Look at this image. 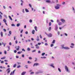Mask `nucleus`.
<instances>
[{"mask_svg": "<svg viewBox=\"0 0 75 75\" xmlns=\"http://www.w3.org/2000/svg\"><path fill=\"white\" fill-rule=\"evenodd\" d=\"M65 70L66 71H67V72H68L69 71L68 70V67L67 66H65Z\"/></svg>", "mask_w": 75, "mask_h": 75, "instance_id": "f257e3e1", "label": "nucleus"}, {"mask_svg": "<svg viewBox=\"0 0 75 75\" xmlns=\"http://www.w3.org/2000/svg\"><path fill=\"white\" fill-rule=\"evenodd\" d=\"M7 71H8L7 74H9V73L10 72V68H8L7 69Z\"/></svg>", "mask_w": 75, "mask_h": 75, "instance_id": "f03ea898", "label": "nucleus"}, {"mask_svg": "<svg viewBox=\"0 0 75 75\" xmlns=\"http://www.w3.org/2000/svg\"><path fill=\"white\" fill-rule=\"evenodd\" d=\"M47 36H48V37H51L52 36V34L51 33H49L48 35H47Z\"/></svg>", "mask_w": 75, "mask_h": 75, "instance_id": "7ed1b4c3", "label": "nucleus"}, {"mask_svg": "<svg viewBox=\"0 0 75 75\" xmlns=\"http://www.w3.org/2000/svg\"><path fill=\"white\" fill-rule=\"evenodd\" d=\"M61 21L62 23H65V20L64 19H61Z\"/></svg>", "mask_w": 75, "mask_h": 75, "instance_id": "20e7f679", "label": "nucleus"}, {"mask_svg": "<svg viewBox=\"0 0 75 75\" xmlns=\"http://www.w3.org/2000/svg\"><path fill=\"white\" fill-rule=\"evenodd\" d=\"M64 50H69V48L68 47H64Z\"/></svg>", "mask_w": 75, "mask_h": 75, "instance_id": "39448f33", "label": "nucleus"}, {"mask_svg": "<svg viewBox=\"0 0 75 75\" xmlns=\"http://www.w3.org/2000/svg\"><path fill=\"white\" fill-rule=\"evenodd\" d=\"M39 65V64L38 63H35L34 64V65H33V67H34V66H37V65Z\"/></svg>", "mask_w": 75, "mask_h": 75, "instance_id": "423d86ee", "label": "nucleus"}, {"mask_svg": "<svg viewBox=\"0 0 75 75\" xmlns=\"http://www.w3.org/2000/svg\"><path fill=\"white\" fill-rule=\"evenodd\" d=\"M26 73V72L25 71H23V72L22 74H21V75H24Z\"/></svg>", "mask_w": 75, "mask_h": 75, "instance_id": "0eeeda50", "label": "nucleus"}, {"mask_svg": "<svg viewBox=\"0 0 75 75\" xmlns=\"http://www.w3.org/2000/svg\"><path fill=\"white\" fill-rule=\"evenodd\" d=\"M16 69H15L14 70H13V72H11V73L10 75H12V74H14V72L16 71Z\"/></svg>", "mask_w": 75, "mask_h": 75, "instance_id": "6e6552de", "label": "nucleus"}, {"mask_svg": "<svg viewBox=\"0 0 75 75\" xmlns=\"http://www.w3.org/2000/svg\"><path fill=\"white\" fill-rule=\"evenodd\" d=\"M55 8L56 9H59V6H55Z\"/></svg>", "mask_w": 75, "mask_h": 75, "instance_id": "1a4fd4ad", "label": "nucleus"}, {"mask_svg": "<svg viewBox=\"0 0 75 75\" xmlns=\"http://www.w3.org/2000/svg\"><path fill=\"white\" fill-rule=\"evenodd\" d=\"M34 28H35V30L36 31H38V30H37V26H35Z\"/></svg>", "mask_w": 75, "mask_h": 75, "instance_id": "9d476101", "label": "nucleus"}, {"mask_svg": "<svg viewBox=\"0 0 75 75\" xmlns=\"http://www.w3.org/2000/svg\"><path fill=\"white\" fill-rule=\"evenodd\" d=\"M25 11L27 13H28V12H29V11L27 8L25 9Z\"/></svg>", "mask_w": 75, "mask_h": 75, "instance_id": "9b49d317", "label": "nucleus"}, {"mask_svg": "<svg viewBox=\"0 0 75 75\" xmlns=\"http://www.w3.org/2000/svg\"><path fill=\"white\" fill-rule=\"evenodd\" d=\"M1 37H3V32H1Z\"/></svg>", "mask_w": 75, "mask_h": 75, "instance_id": "f8f14e48", "label": "nucleus"}, {"mask_svg": "<svg viewBox=\"0 0 75 75\" xmlns=\"http://www.w3.org/2000/svg\"><path fill=\"white\" fill-rule=\"evenodd\" d=\"M55 40H54L52 42V44H55Z\"/></svg>", "mask_w": 75, "mask_h": 75, "instance_id": "ddd939ff", "label": "nucleus"}, {"mask_svg": "<svg viewBox=\"0 0 75 75\" xmlns=\"http://www.w3.org/2000/svg\"><path fill=\"white\" fill-rule=\"evenodd\" d=\"M8 17H9V18H10V20H11V21H12L13 20V19H12V18H11V17L10 16H8Z\"/></svg>", "mask_w": 75, "mask_h": 75, "instance_id": "4468645a", "label": "nucleus"}, {"mask_svg": "<svg viewBox=\"0 0 75 75\" xmlns=\"http://www.w3.org/2000/svg\"><path fill=\"white\" fill-rule=\"evenodd\" d=\"M46 3H51V1L50 0H47L46 1Z\"/></svg>", "mask_w": 75, "mask_h": 75, "instance_id": "2eb2a0df", "label": "nucleus"}, {"mask_svg": "<svg viewBox=\"0 0 75 75\" xmlns=\"http://www.w3.org/2000/svg\"><path fill=\"white\" fill-rule=\"evenodd\" d=\"M32 33L33 34H34V33H35V30H33L32 31Z\"/></svg>", "mask_w": 75, "mask_h": 75, "instance_id": "dca6fc26", "label": "nucleus"}, {"mask_svg": "<svg viewBox=\"0 0 75 75\" xmlns=\"http://www.w3.org/2000/svg\"><path fill=\"white\" fill-rule=\"evenodd\" d=\"M2 44L4 45V47H5V46L6 45V43H4L3 42H2Z\"/></svg>", "mask_w": 75, "mask_h": 75, "instance_id": "f3484780", "label": "nucleus"}, {"mask_svg": "<svg viewBox=\"0 0 75 75\" xmlns=\"http://www.w3.org/2000/svg\"><path fill=\"white\" fill-rule=\"evenodd\" d=\"M62 23L59 22L58 24V25H62Z\"/></svg>", "mask_w": 75, "mask_h": 75, "instance_id": "a211bd4d", "label": "nucleus"}, {"mask_svg": "<svg viewBox=\"0 0 75 75\" xmlns=\"http://www.w3.org/2000/svg\"><path fill=\"white\" fill-rule=\"evenodd\" d=\"M53 64H51V65H50V66H51V67H53V68H54V66L53 65Z\"/></svg>", "mask_w": 75, "mask_h": 75, "instance_id": "6ab92c4d", "label": "nucleus"}, {"mask_svg": "<svg viewBox=\"0 0 75 75\" xmlns=\"http://www.w3.org/2000/svg\"><path fill=\"white\" fill-rule=\"evenodd\" d=\"M6 58V57H3L2 58H1V59H5Z\"/></svg>", "mask_w": 75, "mask_h": 75, "instance_id": "aec40b11", "label": "nucleus"}, {"mask_svg": "<svg viewBox=\"0 0 75 75\" xmlns=\"http://www.w3.org/2000/svg\"><path fill=\"white\" fill-rule=\"evenodd\" d=\"M3 21H4V23H6V22H7V21H6V19H4L3 20Z\"/></svg>", "mask_w": 75, "mask_h": 75, "instance_id": "412c9836", "label": "nucleus"}, {"mask_svg": "<svg viewBox=\"0 0 75 75\" xmlns=\"http://www.w3.org/2000/svg\"><path fill=\"white\" fill-rule=\"evenodd\" d=\"M16 66H17V64H15L14 65L13 67V68H15L16 67Z\"/></svg>", "mask_w": 75, "mask_h": 75, "instance_id": "4be33fe9", "label": "nucleus"}, {"mask_svg": "<svg viewBox=\"0 0 75 75\" xmlns=\"http://www.w3.org/2000/svg\"><path fill=\"white\" fill-rule=\"evenodd\" d=\"M51 27H50L48 29L49 31H51Z\"/></svg>", "mask_w": 75, "mask_h": 75, "instance_id": "5701e85b", "label": "nucleus"}, {"mask_svg": "<svg viewBox=\"0 0 75 75\" xmlns=\"http://www.w3.org/2000/svg\"><path fill=\"white\" fill-rule=\"evenodd\" d=\"M22 52V51L18 52V54H21V53Z\"/></svg>", "mask_w": 75, "mask_h": 75, "instance_id": "b1692460", "label": "nucleus"}, {"mask_svg": "<svg viewBox=\"0 0 75 75\" xmlns=\"http://www.w3.org/2000/svg\"><path fill=\"white\" fill-rule=\"evenodd\" d=\"M45 54V53H43L42 54V56H44V55Z\"/></svg>", "mask_w": 75, "mask_h": 75, "instance_id": "393cba45", "label": "nucleus"}, {"mask_svg": "<svg viewBox=\"0 0 75 75\" xmlns=\"http://www.w3.org/2000/svg\"><path fill=\"white\" fill-rule=\"evenodd\" d=\"M62 47V48L64 49V45H61Z\"/></svg>", "mask_w": 75, "mask_h": 75, "instance_id": "a878e982", "label": "nucleus"}, {"mask_svg": "<svg viewBox=\"0 0 75 75\" xmlns=\"http://www.w3.org/2000/svg\"><path fill=\"white\" fill-rule=\"evenodd\" d=\"M29 7H30L31 8H32V6H31V4H29Z\"/></svg>", "mask_w": 75, "mask_h": 75, "instance_id": "bb28decb", "label": "nucleus"}, {"mask_svg": "<svg viewBox=\"0 0 75 75\" xmlns=\"http://www.w3.org/2000/svg\"><path fill=\"white\" fill-rule=\"evenodd\" d=\"M20 24L19 23H18L17 24V27H19V26H20Z\"/></svg>", "mask_w": 75, "mask_h": 75, "instance_id": "cd10ccee", "label": "nucleus"}, {"mask_svg": "<svg viewBox=\"0 0 75 75\" xmlns=\"http://www.w3.org/2000/svg\"><path fill=\"white\" fill-rule=\"evenodd\" d=\"M71 45H72V46H74V45H75L73 43H71Z\"/></svg>", "mask_w": 75, "mask_h": 75, "instance_id": "c85d7f7f", "label": "nucleus"}, {"mask_svg": "<svg viewBox=\"0 0 75 75\" xmlns=\"http://www.w3.org/2000/svg\"><path fill=\"white\" fill-rule=\"evenodd\" d=\"M49 26H51V22H50L49 23Z\"/></svg>", "mask_w": 75, "mask_h": 75, "instance_id": "c756f323", "label": "nucleus"}, {"mask_svg": "<svg viewBox=\"0 0 75 75\" xmlns=\"http://www.w3.org/2000/svg\"><path fill=\"white\" fill-rule=\"evenodd\" d=\"M72 8H73V11H74V12H75V9H74V7H73Z\"/></svg>", "mask_w": 75, "mask_h": 75, "instance_id": "7c9ffc66", "label": "nucleus"}, {"mask_svg": "<svg viewBox=\"0 0 75 75\" xmlns=\"http://www.w3.org/2000/svg\"><path fill=\"white\" fill-rule=\"evenodd\" d=\"M54 44H52L51 45V47H53V46H54Z\"/></svg>", "mask_w": 75, "mask_h": 75, "instance_id": "2f4dec72", "label": "nucleus"}, {"mask_svg": "<svg viewBox=\"0 0 75 75\" xmlns=\"http://www.w3.org/2000/svg\"><path fill=\"white\" fill-rule=\"evenodd\" d=\"M58 69V70L59 71V72H61V69H60L59 68Z\"/></svg>", "mask_w": 75, "mask_h": 75, "instance_id": "473e14b6", "label": "nucleus"}, {"mask_svg": "<svg viewBox=\"0 0 75 75\" xmlns=\"http://www.w3.org/2000/svg\"><path fill=\"white\" fill-rule=\"evenodd\" d=\"M20 67H21V66H20V65H19V66H17V68H20Z\"/></svg>", "mask_w": 75, "mask_h": 75, "instance_id": "72a5a7b5", "label": "nucleus"}, {"mask_svg": "<svg viewBox=\"0 0 75 75\" xmlns=\"http://www.w3.org/2000/svg\"><path fill=\"white\" fill-rule=\"evenodd\" d=\"M0 17L1 19H2V16H1V14H0Z\"/></svg>", "mask_w": 75, "mask_h": 75, "instance_id": "f704fd0d", "label": "nucleus"}, {"mask_svg": "<svg viewBox=\"0 0 75 75\" xmlns=\"http://www.w3.org/2000/svg\"><path fill=\"white\" fill-rule=\"evenodd\" d=\"M28 64H31V62H30L29 61H28Z\"/></svg>", "mask_w": 75, "mask_h": 75, "instance_id": "c9c22d12", "label": "nucleus"}, {"mask_svg": "<svg viewBox=\"0 0 75 75\" xmlns=\"http://www.w3.org/2000/svg\"><path fill=\"white\" fill-rule=\"evenodd\" d=\"M9 33L10 34V35H11V31H9Z\"/></svg>", "mask_w": 75, "mask_h": 75, "instance_id": "e433bc0d", "label": "nucleus"}, {"mask_svg": "<svg viewBox=\"0 0 75 75\" xmlns=\"http://www.w3.org/2000/svg\"><path fill=\"white\" fill-rule=\"evenodd\" d=\"M36 48H37V49H39V46H36Z\"/></svg>", "mask_w": 75, "mask_h": 75, "instance_id": "4c0bfd02", "label": "nucleus"}, {"mask_svg": "<svg viewBox=\"0 0 75 75\" xmlns=\"http://www.w3.org/2000/svg\"><path fill=\"white\" fill-rule=\"evenodd\" d=\"M30 48H28V51H30Z\"/></svg>", "mask_w": 75, "mask_h": 75, "instance_id": "58836bf2", "label": "nucleus"}, {"mask_svg": "<svg viewBox=\"0 0 75 75\" xmlns=\"http://www.w3.org/2000/svg\"><path fill=\"white\" fill-rule=\"evenodd\" d=\"M34 72H31L30 74H34Z\"/></svg>", "mask_w": 75, "mask_h": 75, "instance_id": "ea45409f", "label": "nucleus"}, {"mask_svg": "<svg viewBox=\"0 0 75 75\" xmlns=\"http://www.w3.org/2000/svg\"><path fill=\"white\" fill-rule=\"evenodd\" d=\"M22 51H24V52L25 51V50H24V49H22Z\"/></svg>", "mask_w": 75, "mask_h": 75, "instance_id": "a19ab883", "label": "nucleus"}, {"mask_svg": "<svg viewBox=\"0 0 75 75\" xmlns=\"http://www.w3.org/2000/svg\"><path fill=\"white\" fill-rule=\"evenodd\" d=\"M11 25L12 26H15V25H14V24H12Z\"/></svg>", "mask_w": 75, "mask_h": 75, "instance_id": "79ce46f5", "label": "nucleus"}, {"mask_svg": "<svg viewBox=\"0 0 75 75\" xmlns=\"http://www.w3.org/2000/svg\"><path fill=\"white\" fill-rule=\"evenodd\" d=\"M28 67V65H26L25 66V67L27 69L28 68V67Z\"/></svg>", "mask_w": 75, "mask_h": 75, "instance_id": "37998d69", "label": "nucleus"}, {"mask_svg": "<svg viewBox=\"0 0 75 75\" xmlns=\"http://www.w3.org/2000/svg\"><path fill=\"white\" fill-rule=\"evenodd\" d=\"M29 59H32V58L31 57H29Z\"/></svg>", "mask_w": 75, "mask_h": 75, "instance_id": "c03bdc74", "label": "nucleus"}, {"mask_svg": "<svg viewBox=\"0 0 75 75\" xmlns=\"http://www.w3.org/2000/svg\"><path fill=\"white\" fill-rule=\"evenodd\" d=\"M29 21L30 23H32V20H31V19Z\"/></svg>", "mask_w": 75, "mask_h": 75, "instance_id": "a18cd8bd", "label": "nucleus"}, {"mask_svg": "<svg viewBox=\"0 0 75 75\" xmlns=\"http://www.w3.org/2000/svg\"><path fill=\"white\" fill-rule=\"evenodd\" d=\"M40 37L41 38H42V36H41V35H40Z\"/></svg>", "mask_w": 75, "mask_h": 75, "instance_id": "49530a36", "label": "nucleus"}, {"mask_svg": "<svg viewBox=\"0 0 75 75\" xmlns=\"http://www.w3.org/2000/svg\"><path fill=\"white\" fill-rule=\"evenodd\" d=\"M1 63L2 64H3V63H4V61H2L1 62Z\"/></svg>", "mask_w": 75, "mask_h": 75, "instance_id": "de8ad7c7", "label": "nucleus"}, {"mask_svg": "<svg viewBox=\"0 0 75 75\" xmlns=\"http://www.w3.org/2000/svg\"><path fill=\"white\" fill-rule=\"evenodd\" d=\"M6 51H5L4 52V54H6Z\"/></svg>", "mask_w": 75, "mask_h": 75, "instance_id": "09e8293b", "label": "nucleus"}, {"mask_svg": "<svg viewBox=\"0 0 75 75\" xmlns=\"http://www.w3.org/2000/svg\"><path fill=\"white\" fill-rule=\"evenodd\" d=\"M14 52H15V53H16V52H17V50H15L14 51Z\"/></svg>", "mask_w": 75, "mask_h": 75, "instance_id": "8fccbe9b", "label": "nucleus"}, {"mask_svg": "<svg viewBox=\"0 0 75 75\" xmlns=\"http://www.w3.org/2000/svg\"><path fill=\"white\" fill-rule=\"evenodd\" d=\"M65 3V2H63V3H62V4H64Z\"/></svg>", "mask_w": 75, "mask_h": 75, "instance_id": "3c124183", "label": "nucleus"}, {"mask_svg": "<svg viewBox=\"0 0 75 75\" xmlns=\"http://www.w3.org/2000/svg\"><path fill=\"white\" fill-rule=\"evenodd\" d=\"M36 51V50H33V51H32V52H35Z\"/></svg>", "mask_w": 75, "mask_h": 75, "instance_id": "603ef678", "label": "nucleus"}, {"mask_svg": "<svg viewBox=\"0 0 75 75\" xmlns=\"http://www.w3.org/2000/svg\"><path fill=\"white\" fill-rule=\"evenodd\" d=\"M22 57H24V54H22Z\"/></svg>", "mask_w": 75, "mask_h": 75, "instance_id": "864d4df0", "label": "nucleus"}, {"mask_svg": "<svg viewBox=\"0 0 75 75\" xmlns=\"http://www.w3.org/2000/svg\"><path fill=\"white\" fill-rule=\"evenodd\" d=\"M57 23H59V20H57Z\"/></svg>", "mask_w": 75, "mask_h": 75, "instance_id": "5fc2aeb1", "label": "nucleus"}, {"mask_svg": "<svg viewBox=\"0 0 75 75\" xmlns=\"http://www.w3.org/2000/svg\"><path fill=\"white\" fill-rule=\"evenodd\" d=\"M23 30H22L21 31V33H23Z\"/></svg>", "mask_w": 75, "mask_h": 75, "instance_id": "6e6d98bb", "label": "nucleus"}, {"mask_svg": "<svg viewBox=\"0 0 75 75\" xmlns=\"http://www.w3.org/2000/svg\"><path fill=\"white\" fill-rule=\"evenodd\" d=\"M4 31L5 32H6V30L5 29H4Z\"/></svg>", "mask_w": 75, "mask_h": 75, "instance_id": "4d7b16f0", "label": "nucleus"}, {"mask_svg": "<svg viewBox=\"0 0 75 75\" xmlns=\"http://www.w3.org/2000/svg\"><path fill=\"white\" fill-rule=\"evenodd\" d=\"M15 42H16V44H17V42H18L17 40H16Z\"/></svg>", "mask_w": 75, "mask_h": 75, "instance_id": "13d9d810", "label": "nucleus"}, {"mask_svg": "<svg viewBox=\"0 0 75 75\" xmlns=\"http://www.w3.org/2000/svg\"><path fill=\"white\" fill-rule=\"evenodd\" d=\"M25 33L26 34H28V32H27V31Z\"/></svg>", "mask_w": 75, "mask_h": 75, "instance_id": "bf43d9fd", "label": "nucleus"}, {"mask_svg": "<svg viewBox=\"0 0 75 75\" xmlns=\"http://www.w3.org/2000/svg\"><path fill=\"white\" fill-rule=\"evenodd\" d=\"M51 22H52V23H53V22H54V21H53V20H51Z\"/></svg>", "mask_w": 75, "mask_h": 75, "instance_id": "052dcab7", "label": "nucleus"}, {"mask_svg": "<svg viewBox=\"0 0 75 75\" xmlns=\"http://www.w3.org/2000/svg\"><path fill=\"white\" fill-rule=\"evenodd\" d=\"M16 50H17V51H18L19 50V48H17L16 49Z\"/></svg>", "mask_w": 75, "mask_h": 75, "instance_id": "680f3d73", "label": "nucleus"}, {"mask_svg": "<svg viewBox=\"0 0 75 75\" xmlns=\"http://www.w3.org/2000/svg\"><path fill=\"white\" fill-rule=\"evenodd\" d=\"M45 45H48V44H47V43H45Z\"/></svg>", "mask_w": 75, "mask_h": 75, "instance_id": "e2e57ef3", "label": "nucleus"}, {"mask_svg": "<svg viewBox=\"0 0 75 75\" xmlns=\"http://www.w3.org/2000/svg\"><path fill=\"white\" fill-rule=\"evenodd\" d=\"M71 48H74V46H70Z\"/></svg>", "mask_w": 75, "mask_h": 75, "instance_id": "0e129e2a", "label": "nucleus"}, {"mask_svg": "<svg viewBox=\"0 0 75 75\" xmlns=\"http://www.w3.org/2000/svg\"><path fill=\"white\" fill-rule=\"evenodd\" d=\"M41 43H38V45H41Z\"/></svg>", "mask_w": 75, "mask_h": 75, "instance_id": "69168bd1", "label": "nucleus"}, {"mask_svg": "<svg viewBox=\"0 0 75 75\" xmlns=\"http://www.w3.org/2000/svg\"><path fill=\"white\" fill-rule=\"evenodd\" d=\"M16 57L17 58H19L18 56H16Z\"/></svg>", "mask_w": 75, "mask_h": 75, "instance_id": "338daca9", "label": "nucleus"}, {"mask_svg": "<svg viewBox=\"0 0 75 75\" xmlns=\"http://www.w3.org/2000/svg\"><path fill=\"white\" fill-rule=\"evenodd\" d=\"M0 68H1V69L3 68V67H2V66H0Z\"/></svg>", "mask_w": 75, "mask_h": 75, "instance_id": "774afa93", "label": "nucleus"}]
</instances>
